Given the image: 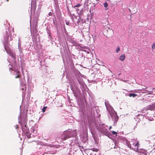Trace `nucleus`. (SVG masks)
<instances>
[{"label": "nucleus", "instance_id": "f257e3e1", "mask_svg": "<svg viewBox=\"0 0 155 155\" xmlns=\"http://www.w3.org/2000/svg\"><path fill=\"white\" fill-rule=\"evenodd\" d=\"M74 136L72 132L71 131H64L62 135L61 138L62 140H65Z\"/></svg>", "mask_w": 155, "mask_h": 155}, {"label": "nucleus", "instance_id": "f03ea898", "mask_svg": "<svg viewBox=\"0 0 155 155\" xmlns=\"http://www.w3.org/2000/svg\"><path fill=\"white\" fill-rule=\"evenodd\" d=\"M37 25L35 24L33 25L32 28H31V33L32 35L34 37L37 35V33L38 30L37 28Z\"/></svg>", "mask_w": 155, "mask_h": 155}, {"label": "nucleus", "instance_id": "7ed1b4c3", "mask_svg": "<svg viewBox=\"0 0 155 155\" xmlns=\"http://www.w3.org/2000/svg\"><path fill=\"white\" fill-rule=\"evenodd\" d=\"M97 129L103 133H106L107 130V129L105 128V126L103 125H100L98 127Z\"/></svg>", "mask_w": 155, "mask_h": 155}, {"label": "nucleus", "instance_id": "20e7f679", "mask_svg": "<svg viewBox=\"0 0 155 155\" xmlns=\"http://www.w3.org/2000/svg\"><path fill=\"white\" fill-rule=\"evenodd\" d=\"M107 29L106 28L105 29H104L103 30V32L104 34V35L107 36H107L109 35V32H111L113 31L112 30L109 28H107Z\"/></svg>", "mask_w": 155, "mask_h": 155}, {"label": "nucleus", "instance_id": "39448f33", "mask_svg": "<svg viewBox=\"0 0 155 155\" xmlns=\"http://www.w3.org/2000/svg\"><path fill=\"white\" fill-rule=\"evenodd\" d=\"M146 109L147 110H155V103L152 105H149L147 106Z\"/></svg>", "mask_w": 155, "mask_h": 155}, {"label": "nucleus", "instance_id": "423d86ee", "mask_svg": "<svg viewBox=\"0 0 155 155\" xmlns=\"http://www.w3.org/2000/svg\"><path fill=\"white\" fill-rule=\"evenodd\" d=\"M153 150V148L152 146H149V149L146 150V155L147 153L149 154L150 152H151Z\"/></svg>", "mask_w": 155, "mask_h": 155}, {"label": "nucleus", "instance_id": "0eeeda50", "mask_svg": "<svg viewBox=\"0 0 155 155\" xmlns=\"http://www.w3.org/2000/svg\"><path fill=\"white\" fill-rule=\"evenodd\" d=\"M125 56L124 54H122L120 56L119 60L121 61H124L125 60Z\"/></svg>", "mask_w": 155, "mask_h": 155}, {"label": "nucleus", "instance_id": "6e6552de", "mask_svg": "<svg viewBox=\"0 0 155 155\" xmlns=\"http://www.w3.org/2000/svg\"><path fill=\"white\" fill-rule=\"evenodd\" d=\"M103 5L105 8L106 10H107L108 9V3L107 2H105L104 4Z\"/></svg>", "mask_w": 155, "mask_h": 155}, {"label": "nucleus", "instance_id": "1a4fd4ad", "mask_svg": "<svg viewBox=\"0 0 155 155\" xmlns=\"http://www.w3.org/2000/svg\"><path fill=\"white\" fill-rule=\"evenodd\" d=\"M129 96L130 97L132 96L133 97H134L137 96V94H135L130 93L129 94Z\"/></svg>", "mask_w": 155, "mask_h": 155}, {"label": "nucleus", "instance_id": "9d476101", "mask_svg": "<svg viewBox=\"0 0 155 155\" xmlns=\"http://www.w3.org/2000/svg\"><path fill=\"white\" fill-rule=\"evenodd\" d=\"M118 119V116H116L114 118V123H117Z\"/></svg>", "mask_w": 155, "mask_h": 155}, {"label": "nucleus", "instance_id": "9b49d317", "mask_svg": "<svg viewBox=\"0 0 155 155\" xmlns=\"http://www.w3.org/2000/svg\"><path fill=\"white\" fill-rule=\"evenodd\" d=\"M90 150L93 151H95L96 152H97L99 151V149L94 148L91 149H90Z\"/></svg>", "mask_w": 155, "mask_h": 155}, {"label": "nucleus", "instance_id": "f8f14e48", "mask_svg": "<svg viewBox=\"0 0 155 155\" xmlns=\"http://www.w3.org/2000/svg\"><path fill=\"white\" fill-rule=\"evenodd\" d=\"M47 108V107H44L42 109V111L43 112H44L45 111L46 109Z\"/></svg>", "mask_w": 155, "mask_h": 155}, {"label": "nucleus", "instance_id": "ddd939ff", "mask_svg": "<svg viewBox=\"0 0 155 155\" xmlns=\"http://www.w3.org/2000/svg\"><path fill=\"white\" fill-rule=\"evenodd\" d=\"M120 48H119V47H118L116 49V52L117 53H118L120 51Z\"/></svg>", "mask_w": 155, "mask_h": 155}, {"label": "nucleus", "instance_id": "4468645a", "mask_svg": "<svg viewBox=\"0 0 155 155\" xmlns=\"http://www.w3.org/2000/svg\"><path fill=\"white\" fill-rule=\"evenodd\" d=\"M81 5L80 4H78V5H75L74 6V8H76V7H79Z\"/></svg>", "mask_w": 155, "mask_h": 155}, {"label": "nucleus", "instance_id": "2eb2a0df", "mask_svg": "<svg viewBox=\"0 0 155 155\" xmlns=\"http://www.w3.org/2000/svg\"><path fill=\"white\" fill-rule=\"evenodd\" d=\"M138 143H136V144H133V145H134V146L135 147V148H136V149H138Z\"/></svg>", "mask_w": 155, "mask_h": 155}, {"label": "nucleus", "instance_id": "dca6fc26", "mask_svg": "<svg viewBox=\"0 0 155 155\" xmlns=\"http://www.w3.org/2000/svg\"><path fill=\"white\" fill-rule=\"evenodd\" d=\"M152 48L153 49L155 48V42H154L152 46Z\"/></svg>", "mask_w": 155, "mask_h": 155}, {"label": "nucleus", "instance_id": "f3484780", "mask_svg": "<svg viewBox=\"0 0 155 155\" xmlns=\"http://www.w3.org/2000/svg\"><path fill=\"white\" fill-rule=\"evenodd\" d=\"M112 134H114V135L117 134V132H115V131H113L112 132Z\"/></svg>", "mask_w": 155, "mask_h": 155}, {"label": "nucleus", "instance_id": "a211bd4d", "mask_svg": "<svg viewBox=\"0 0 155 155\" xmlns=\"http://www.w3.org/2000/svg\"><path fill=\"white\" fill-rule=\"evenodd\" d=\"M20 76H21V75L20 74H18L17 76L15 77V78H19L20 77Z\"/></svg>", "mask_w": 155, "mask_h": 155}, {"label": "nucleus", "instance_id": "6ab92c4d", "mask_svg": "<svg viewBox=\"0 0 155 155\" xmlns=\"http://www.w3.org/2000/svg\"><path fill=\"white\" fill-rule=\"evenodd\" d=\"M66 24L67 25H69V24H70V23H69V21H66Z\"/></svg>", "mask_w": 155, "mask_h": 155}, {"label": "nucleus", "instance_id": "aec40b11", "mask_svg": "<svg viewBox=\"0 0 155 155\" xmlns=\"http://www.w3.org/2000/svg\"><path fill=\"white\" fill-rule=\"evenodd\" d=\"M146 95L147 94H149V93H148V92L147 91V90H146Z\"/></svg>", "mask_w": 155, "mask_h": 155}, {"label": "nucleus", "instance_id": "412c9836", "mask_svg": "<svg viewBox=\"0 0 155 155\" xmlns=\"http://www.w3.org/2000/svg\"><path fill=\"white\" fill-rule=\"evenodd\" d=\"M30 135H29L28 136V137L29 138H30Z\"/></svg>", "mask_w": 155, "mask_h": 155}, {"label": "nucleus", "instance_id": "4be33fe9", "mask_svg": "<svg viewBox=\"0 0 155 155\" xmlns=\"http://www.w3.org/2000/svg\"><path fill=\"white\" fill-rule=\"evenodd\" d=\"M148 98H151L152 97H151L150 96H148Z\"/></svg>", "mask_w": 155, "mask_h": 155}, {"label": "nucleus", "instance_id": "5701e85b", "mask_svg": "<svg viewBox=\"0 0 155 155\" xmlns=\"http://www.w3.org/2000/svg\"><path fill=\"white\" fill-rule=\"evenodd\" d=\"M112 128V127L111 126H110L109 127V129H111Z\"/></svg>", "mask_w": 155, "mask_h": 155}, {"label": "nucleus", "instance_id": "b1692460", "mask_svg": "<svg viewBox=\"0 0 155 155\" xmlns=\"http://www.w3.org/2000/svg\"><path fill=\"white\" fill-rule=\"evenodd\" d=\"M19 71H18L17 73H19Z\"/></svg>", "mask_w": 155, "mask_h": 155}, {"label": "nucleus", "instance_id": "393cba45", "mask_svg": "<svg viewBox=\"0 0 155 155\" xmlns=\"http://www.w3.org/2000/svg\"><path fill=\"white\" fill-rule=\"evenodd\" d=\"M50 14H52V13H50Z\"/></svg>", "mask_w": 155, "mask_h": 155}, {"label": "nucleus", "instance_id": "a878e982", "mask_svg": "<svg viewBox=\"0 0 155 155\" xmlns=\"http://www.w3.org/2000/svg\"><path fill=\"white\" fill-rule=\"evenodd\" d=\"M50 14H52V13H50Z\"/></svg>", "mask_w": 155, "mask_h": 155}, {"label": "nucleus", "instance_id": "bb28decb", "mask_svg": "<svg viewBox=\"0 0 155 155\" xmlns=\"http://www.w3.org/2000/svg\"><path fill=\"white\" fill-rule=\"evenodd\" d=\"M8 0H7V2H8Z\"/></svg>", "mask_w": 155, "mask_h": 155}]
</instances>
